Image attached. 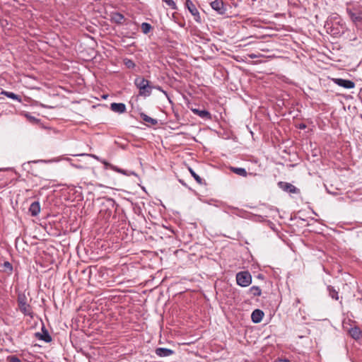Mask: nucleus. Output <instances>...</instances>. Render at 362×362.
<instances>
[{
    "mask_svg": "<svg viewBox=\"0 0 362 362\" xmlns=\"http://www.w3.org/2000/svg\"><path fill=\"white\" fill-rule=\"evenodd\" d=\"M118 204L112 198L103 197L100 204L99 216L107 221L111 217H115Z\"/></svg>",
    "mask_w": 362,
    "mask_h": 362,
    "instance_id": "nucleus-1",
    "label": "nucleus"
},
{
    "mask_svg": "<svg viewBox=\"0 0 362 362\" xmlns=\"http://www.w3.org/2000/svg\"><path fill=\"white\" fill-rule=\"evenodd\" d=\"M134 84L139 89V94L144 98L151 95L153 86L150 84V81L144 77L138 76L134 80Z\"/></svg>",
    "mask_w": 362,
    "mask_h": 362,
    "instance_id": "nucleus-2",
    "label": "nucleus"
},
{
    "mask_svg": "<svg viewBox=\"0 0 362 362\" xmlns=\"http://www.w3.org/2000/svg\"><path fill=\"white\" fill-rule=\"evenodd\" d=\"M47 267H48V263H49L52 267L47 269V274H48L49 279H51L57 272L58 269V263L56 261L55 257H54L53 251L55 252V255H57V251L54 247H48L47 248Z\"/></svg>",
    "mask_w": 362,
    "mask_h": 362,
    "instance_id": "nucleus-3",
    "label": "nucleus"
},
{
    "mask_svg": "<svg viewBox=\"0 0 362 362\" xmlns=\"http://www.w3.org/2000/svg\"><path fill=\"white\" fill-rule=\"evenodd\" d=\"M346 11L353 22H362V6L361 5L349 4Z\"/></svg>",
    "mask_w": 362,
    "mask_h": 362,
    "instance_id": "nucleus-4",
    "label": "nucleus"
},
{
    "mask_svg": "<svg viewBox=\"0 0 362 362\" xmlns=\"http://www.w3.org/2000/svg\"><path fill=\"white\" fill-rule=\"evenodd\" d=\"M237 284L241 287H247L252 283V276L248 271H243L236 274Z\"/></svg>",
    "mask_w": 362,
    "mask_h": 362,
    "instance_id": "nucleus-5",
    "label": "nucleus"
},
{
    "mask_svg": "<svg viewBox=\"0 0 362 362\" xmlns=\"http://www.w3.org/2000/svg\"><path fill=\"white\" fill-rule=\"evenodd\" d=\"M18 303L20 310L25 315L31 314V307L27 303V298L24 294L18 296Z\"/></svg>",
    "mask_w": 362,
    "mask_h": 362,
    "instance_id": "nucleus-6",
    "label": "nucleus"
},
{
    "mask_svg": "<svg viewBox=\"0 0 362 362\" xmlns=\"http://www.w3.org/2000/svg\"><path fill=\"white\" fill-rule=\"evenodd\" d=\"M185 6L192 16H193L194 20L200 23L202 22V18L195 4L191 0H185Z\"/></svg>",
    "mask_w": 362,
    "mask_h": 362,
    "instance_id": "nucleus-7",
    "label": "nucleus"
},
{
    "mask_svg": "<svg viewBox=\"0 0 362 362\" xmlns=\"http://www.w3.org/2000/svg\"><path fill=\"white\" fill-rule=\"evenodd\" d=\"M278 186L283 191L288 192L290 194L300 193V189L289 182L280 181L278 182Z\"/></svg>",
    "mask_w": 362,
    "mask_h": 362,
    "instance_id": "nucleus-8",
    "label": "nucleus"
},
{
    "mask_svg": "<svg viewBox=\"0 0 362 362\" xmlns=\"http://www.w3.org/2000/svg\"><path fill=\"white\" fill-rule=\"evenodd\" d=\"M210 5L218 14L224 15L226 12V6L222 0H214L211 2Z\"/></svg>",
    "mask_w": 362,
    "mask_h": 362,
    "instance_id": "nucleus-9",
    "label": "nucleus"
},
{
    "mask_svg": "<svg viewBox=\"0 0 362 362\" xmlns=\"http://www.w3.org/2000/svg\"><path fill=\"white\" fill-rule=\"evenodd\" d=\"M333 81L339 86L343 87L346 89H351L355 87V83L351 80L344 78H334Z\"/></svg>",
    "mask_w": 362,
    "mask_h": 362,
    "instance_id": "nucleus-10",
    "label": "nucleus"
},
{
    "mask_svg": "<svg viewBox=\"0 0 362 362\" xmlns=\"http://www.w3.org/2000/svg\"><path fill=\"white\" fill-rule=\"evenodd\" d=\"M191 110L194 114L198 115L202 119L211 120L212 118L211 114L208 110L197 108H192Z\"/></svg>",
    "mask_w": 362,
    "mask_h": 362,
    "instance_id": "nucleus-11",
    "label": "nucleus"
},
{
    "mask_svg": "<svg viewBox=\"0 0 362 362\" xmlns=\"http://www.w3.org/2000/svg\"><path fill=\"white\" fill-rule=\"evenodd\" d=\"M155 353L159 357H166L173 355L175 352L170 349L158 347L155 350Z\"/></svg>",
    "mask_w": 362,
    "mask_h": 362,
    "instance_id": "nucleus-12",
    "label": "nucleus"
},
{
    "mask_svg": "<svg viewBox=\"0 0 362 362\" xmlns=\"http://www.w3.org/2000/svg\"><path fill=\"white\" fill-rule=\"evenodd\" d=\"M110 109L115 112L122 114L126 112L127 107L124 103H112L110 105Z\"/></svg>",
    "mask_w": 362,
    "mask_h": 362,
    "instance_id": "nucleus-13",
    "label": "nucleus"
},
{
    "mask_svg": "<svg viewBox=\"0 0 362 362\" xmlns=\"http://www.w3.org/2000/svg\"><path fill=\"white\" fill-rule=\"evenodd\" d=\"M101 163L104 165L105 169L110 168V169H111L115 172H117L119 173H121L122 175H128V173L126 172V170L121 169V168L108 163L107 160H105L104 159L103 160H101Z\"/></svg>",
    "mask_w": 362,
    "mask_h": 362,
    "instance_id": "nucleus-14",
    "label": "nucleus"
},
{
    "mask_svg": "<svg viewBox=\"0 0 362 362\" xmlns=\"http://www.w3.org/2000/svg\"><path fill=\"white\" fill-rule=\"evenodd\" d=\"M264 312L259 309H256L253 310L251 315L252 321L254 323L260 322L264 317Z\"/></svg>",
    "mask_w": 362,
    "mask_h": 362,
    "instance_id": "nucleus-15",
    "label": "nucleus"
},
{
    "mask_svg": "<svg viewBox=\"0 0 362 362\" xmlns=\"http://www.w3.org/2000/svg\"><path fill=\"white\" fill-rule=\"evenodd\" d=\"M111 21L116 24L121 25L124 21V16L119 12L112 13L111 15Z\"/></svg>",
    "mask_w": 362,
    "mask_h": 362,
    "instance_id": "nucleus-16",
    "label": "nucleus"
},
{
    "mask_svg": "<svg viewBox=\"0 0 362 362\" xmlns=\"http://www.w3.org/2000/svg\"><path fill=\"white\" fill-rule=\"evenodd\" d=\"M349 334L353 339H358L362 334V332L359 327H354L349 329Z\"/></svg>",
    "mask_w": 362,
    "mask_h": 362,
    "instance_id": "nucleus-17",
    "label": "nucleus"
},
{
    "mask_svg": "<svg viewBox=\"0 0 362 362\" xmlns=\"http://www.w3.org/2000/svg\"><path fill=\"white\" fill-rule=\"evenodd\" d=\"M326 28L327 29V31L334 36H337L338 35H340L341 33H342L338 27H334L333 25L330 24L329 23H327Z\"/></svg>",
    "mask_w": 362,
    "mask_h": 362,
    "instance_id": "nucleus-18",
    "label": "nucleus"
},
{
    "mask_svg": "<svg viewBox=\"0 0 362 362\" xmlns=\"http://www.w3.org/2000/svg\"><path fill=\"white\" fill-rule=\"evenodd\" d=\"M327 290L328 291L329 296L334 300H339V291L335 289V288L332 286H327Z\"/></svg>",
    "mask_w": 362,
    "mask_h": 362,
    "instance_id": "nucleus-19",
    "label": "nucleus"
},
{
    "mask_svg": "<svg viewBox=\"0 0 362 362\" xmlns=\"http://www.w3.org/2000/svg\"><path fill=\"white\" fill-rule=\"evenodd\" d=\"M29 211L32 216H37L40 211V207L39 203L37 202H35L32 203L29 208Z\"/></svg>",
    "mask_w": 362,
    "mask_h": 362,
    "instance_id": "nucleus-20",
    "label": "nucleus"
},
{
    "mask_svg": "<svg viewBox=\"0 0 362 362\" xmlns=\"http://www.w3.org/2000/svg\"><path fill=\"white\" fill-rule=\"evenodd\" d=\"M230 170L231 172L242 177H247V175L246 170L243 168L230 167Z\"/></svg>",
    "mask_w": 362,
    "mask_h": 362,
    "instance_id": "nucleus-21",
    "label": "nucleus"
},
{
    "mask_svg": "<svg viewBox=\"0 0 362 362\" xmlns=\"http://www.w3.org/2000/svg\"><path fill=\"white\" fill-rule=\"evenodd\" d=\"M248 293L250 294L252 297L260 296L262 295V290L259 286H253L250 288Z\"/></svg>",
    "mask_w": 362,
    "mask_h": 362,
    "instance_id": "nucleus-22",
    "label": "nucleus"
},
{
    "mask_svg": "<svg viewBox=\"0 0 362 362\" xmlns=\"http://www.w3.org/2000/svg\"><path fill=\"white\" fill-rule=\"evenodd\" d=\"M140 117L144 122H148L151 125H156L158 124V120L156 119H153L144 112L140 113Z\"/></svg>",
    "mask_w": 362,
    "mask_h": 362,
    "instance_id": "nucleus-23",
    "label": "nucleus"
},
{
    "mask_svg": "<svg viewBox=\"0 0 362 362\" xmlns=\"http://www.w3.org/2000/svg\"><path fill=\"white\" fill-rule=\"evenodd\" d=\"M1 94L6 95L8 98L17 100L18 102H21V97L20 95H16V93H14L13 92H8V91H6V90H3L1 92Z\"/></svg>",
    "mask_w": 362,
    "mask_h": 362,
    "instance_id": "nucleus-24",
    "label": "nucleus"
},
{
    "mask_svg": "<svg viewBox=\"0 0 362 362\" xmlns=\"http://www.w3.org/2000/svg\"><path fill=\"white\" fill-rule=\"evenodd\" d=\"M127 25H129V29L132 30V32H127L125 36L130 37L132 35L135 34L136 31L137 30V25L133 23V22H128L127 23Z\"/></svg>",
    "mask_w": 362,
    "mask_h": 362,
    "instance_id": "nucleus-25",
    "label": "nucleus"
},
{
    "mask_svg": "<svg viewBox=\"0 0 362 362\" xmlns=\"http://www.w3.org/2000/svg\"><path fill=\"white\" fill-rule=\"evenodd\" d=\"M123 62H124V64L126 66V67L128 69H133L136 66V64L134 62L133 60H132L130 59L124 58L123 59Z\"/></svg>",
    "mask_w": 362,
    "mask_h": 362,
    "instance_id": "nucleus-26",
    "label": "nucleus"
},
{
    "mask_svg": "<svg viewBox=\"0 0 362 362\" xmlns=\"http://www.w3.org/2000/svg\"><path fill=\"white\" fill-rule=\"evenodd\" d=\"M141 28L144 34H148L152 29V26L148 23H142Z\"/></svg>",
    "mask_w": 362,
    "mask_h": 362,
    "instance_id": "nucleus-27",
    "label": "nucleus"
},
{
    "mask_svg": "<svg viewBox=\"0 0 362 362\" xmlns=\"http://www.w3.org/2000/svg\"><path fill=\"white\" fill-rule=\"evenodd\" d=\"M165 4L173 10H177V6L174 0H162Z\"/></svg>",
    "mask_w": 362,
    "mask_h": 362,
    "instance_id": "nucleus-28",
    "label": "nucleus"
},
{
    "mask_svg": "<svg viewBox=\"0 0 362 362\" xmlns=\"http://www.w3.org/2000/svg\"><path fill=\"white\" fill-rule=\"evenodd\" d=\"M189 170L192 176L197 182V183L202 185L203 183V180L201 178V177L199 176L191 168H189Z\"/></svg>",
    "mask_w": 362,
    "mask_h": 362,
    "instance_id": "nucleus-29",
    "label": "nucleus"
},
{
    "mask_svg": "<svg viewBox=\"0 0 362 362\" xmlns=\"http://www.w3.org/2000/svg\"><path fill=\"white\" fill-rule=\"evenodd\" d=\"M45 329H46L45 325L42 323V328H41V333L36 334V336L39 339H40L43 341H45Z\"/></svg>",
    "mask_w": 362,
    "mask_h": 362,
    "instance_id": "nucleus-30",
    "label": "nucleus"
},
{
    "mask_svg": "<svg viewBox=\"0 0 362 362\" xmlns=\"http://www.w3.org/2000/svg\"><path fill=\"white\" fill-rule=\"evenodd\" d=\"M6 360L8 362H22L18 357L14 355L7 356Z\"/></svg>",
    "mask_w": 362,
    "mask_h": 362,
    "instance_id": "nucleus-31",
    "label": "nucleus"
},
{
    "mask_svg": "<svg viewBox=\"0 0 362 362\" xmlns=\"http://www.w3.org/2000/svg\"><path fill=\"white\" fill-rule=\"evenodd\" d=\"M35 262L37 264H39L42 268L44 267V259L41 257H35Z\"/></svg>",
    "mask_w": 362,
    "mask_h": 362,
    "instance_id": "nucleus-32",
    "label": "nucleus"
},
{
    "mask_svg": "<svg viewBox=\"0 0 362 362\" xmlns=\"http://www.w3.org/2000/svg\"><path fill=\"white\" fill-rule=\"evenodd\" d=\"M4 266L5 268L8 269L10 272H12L13 267H12L11 264L9 262H5L4 263Z\"/></svg>",
    "mask_w": 362,
    "mask_h": 362,
    "instance_id": "nucleus-33",
    "label": "nucleus"
},
{
    "mask_svg": "<svg viewBox=\"0 0 362 362\" xmlns=\"http://www.w3.org/2000/svg\"><path fill=\"white\" fill-rule=\"evenodd\" d=\"M153 89H156L159 91H161L165 95L167 94L166 91L163 90L162 87H160V86H153Z\"/></svg>",
    "mask_w": 362,
    "mask_h": 362,
    "instance_id": "nucleus-34",
    "label": "nucleus"
},
{
    "mask_svg": "<svg viewBox=\"0 0 362 362\" xmlns=\"http://www.w3.org/2000/svg\"><path fill=\"white\" fill-rule=\"evenodd\" d=\"M89 156H91L92 158L96 159L97 160H98L100 162H101V160H103V159L100 158V157H98V156L94 155V154H90Z\"/></svg>",
    "mask_w": 362,
    "mask_h": 362,
    "instance_id": "nucleus-35",
    "label": "nucleus"
},
{
    "mask_svg": "<svg viewBox=\"0 0 362 362\" xmlns=\"http://www.w3.org/2000/svg\"><path fill=\"white\" fill-rule=\"evenodd\" d=\"M51 341H52V337L49 335V334L47 331V343H49Z\"/></svg>",
    "mask_w": 362,
    "mask_h": 362,
    "instance_id": "nucleus-36",
    "label": "nucleus"
},
{
    "mask_svg": "<svg viewBox=\"0 0 362 362\" xmlns=\"http://www.w3.org/2000/svg\"><path fill=\"white\" fill-rule=\"evenodd\" d=\"M47 233H49V235H56L59 234L58 231H57V232H52V231H48L47 230Z\"/></svg>",
    "mask_w": 362,
    "mask_h": 362,
    "instance_id": "nucleus-37",
    "label": "nucleus"
},
{
    "mask_svg": "<svg viewBox=\"0 0 362 362\" xmlns=\"http://www.w3.org/2000/svg\"><path fill=\"white\" fill-rule=\"evenodd\" d=\"M248 56H249V57H250V59H255V58H257V57H258V56H257V54H250Z\"/></svg>",
    "mask_w": 362,
    "mask_h": 362,
    "instance_id": "nucleus-38",
    "label": "nucleus"
},
{
    "mask_svg": "<svg viewBox=\"0 0 362 362\" xmlns=\"http://www.w3.org/2000/svg\"><path fill=\"white\" fill-rule=\"evenodd\" d=\"M300 303V299L299 298H296V300H295V303H293V305L294 306H297V305Z\"/></svg>",
    "mask_w": 362,
    "mask_h": 362,
    "instance_id": "nucleus-39",
    "label": "nucleus"
},
{
    "mask_svg": "<svg viewBox=\"0 0 362 362\" xmlns=\"http://www.w3.org/2000/svg\"><path fill=\"white\" fill-rule=\"evenodd\" d=\"M279 362H291L288 359L284 358V359H279Z\"/></svg>",
    "mask_w": 362,
    "mask_h": 362,
    "instance_id": "nucleus-40",
    "label": "nucleus"
},
{
    "mask_svg": "<svg viewBox=\"0 0 362 362\" xmlns=\"http://www.w3.org/2000/svg\"><path fill=\"white\" fill-rule=\"evenodd\" d=\"M305 127H306V126H305V124H300L299 128H300V129H305Z\"/></svg>",
    "mask_w": 362,
    "mask_h": 362,
    "instance_id": "nucleus-41",
    "label": "nucleus"
},
{
    "mask_svg": "<svg viewBox=\"0 0 362 362\" xmlns=\"http://www.w3.org/2000/svg\"><path fill=\"white\" fill-rule=\"evenodd\" d=\"M52 161H53V160H46V163H50V162H52Z\"/></svg>",
    "mask_w": 362,
    "mask_h": 362,
    "instance_id": "nucleus-42",
    "label": "nucleus"
},
{
    "mask_svg": "<svg viewBox=\"0 0 362 362\" xmlns=\"http://www.w3.org/2000/svg\"><path fill=\"white\" fill-rule=\"evenodd\" d=\"M46 218H47V220L48 218H50V216L48 214H47Z\"/></svg>",
    "mask_w": 362,
    "mask_h": 362,
    "instance_id": "nucleus-43",
    "label": "nucleus"
},
{
    "mask_svg": "<svg viewBox=\"0 0 362 362\" xmlns=\"http://www.w3.org/2000/svg\"><path fill=\"white\" fill-rule=\"evenodd\" d=\"M180 182L183 185H185V182H183L182 180H180Z\"/></svg>",
    "mask_w": 362,
    "mask_h": 362,
    "instance_id": "nucleus-44",
    "label": "nucleus"
},
{
    "mask_svg": "<svg viewBox=\"0 0 362 362\" xmlns=\"http://www.w3.org/2000/svg\"><path fill=\"white\" fill-rule=\"evenodd\" d=\"M48 223H49V224H50V225H51L52 221H48Z\"/></svg>",
    "mask_w": 362,
    "mask_h": 362,
    "instance_id": "nucleus-45",
    "label": "nucleus"
}]
</instances>
